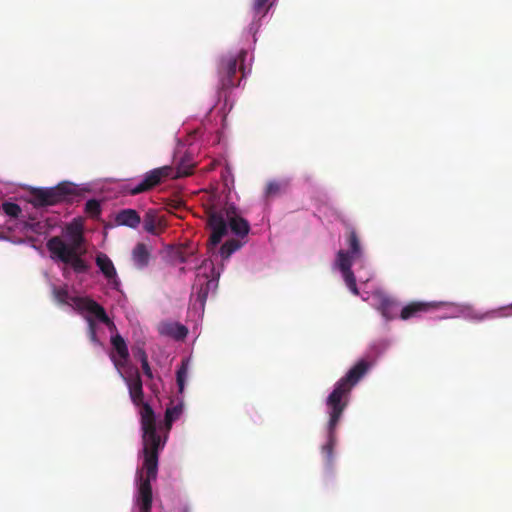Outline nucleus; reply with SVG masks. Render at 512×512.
Segmentation results:
<instances>
[{
  "label": "nucleus",
  "mask_w": 512,
  "mask_h": 512,
  "mask_svg": "<svg viewBox=\"0 0 512 512\" xmlns=\"http://www.w3.org/2000/svg\"><path fill=\"white\" fill-rule=\"evenodd\" d=\"M85 212L92 218H96L101 214L100 202L96 199H90L85 204Z\"/></svg>",
  "instance_id": "obj_25"
},
{
  "label": "nucleus",
  "mask_w": 512,
  "mask_h": 512,
  "mask_svg": "<svg viewBox=\"0 0 512 512\" xmlns=\"http://www.w3.org/2000/svg\"><path fill=\"white\" fill-rule=\"evenodd\" d=\"M150 256V249L144 243H137L132 250V260L139 269H143L149 264Z\"/></svg>",
  "instance_id": "obj_16"
},
{
  "label": "nucleus",
  "mask_w": 512,
  "mask_h": 512,
  "mask_svg": "<svg viewBox=\"0 0 512 512\" xmlns=\"http://www.w3.org/2000/svg\"><path fill=\"white\" fill-rule=\"evenodd\" d=\"M370 366L371 364L366 360L358 361L344 377L337 381L333 391L327 397L326 405L329 414L328 441L322 446V453L325 455L328 463H331L333 459V450L336 445V427L348 405L350 393L353 387L367 373Z\"/></svg>",
  "instance_id": "obj_2"
},
{
  "label": "nucleus",
  "mask_w": 512,
  "mask_h": 512,
  "mask_svg": "<svg viewBox=\"0 0 512 512\" xmlns=\"http://www.w3.org/2000/svg\"><path fill=\"white\" fill-rule=\"evenodd\" d=\"M395 301L387 296H381L380 302H379V310L381 311L382 315L390 319L391 316V310L393 306L395 305Z\"/></svg>",
  "instance_id": "obj_24"
},
{
  "label": "nucleus",
  "mask_w": 512,
  "mask_h": 512,
  "mask_svg": "<svg viewBox=\"0 0 512 512\" xmlns=\"http://www.w3.org/2000/svg\"><path fill=\"white\" fill-rule=\"evenodd\" d=\"M77 196L76 187L69 182H62L50 188H34L30 203L36 207L53 206L62 202H72Z\"/></svg>",
  "instance_id": "obj_7"
},
{
  "label": "nucleus",
  "mask_w": 512,
  "mask_h": 512,
  "mask_svg": "<svg viewBox=\"0 0 512 512\" xmlns=\"http://www.w3.org/2000/svg\"><path fill=\"white\" fill-rule=\"evenodd\" d=\"M183 412V404L179 403L172 407H168L165 411V427L170 430L174 421L179 419Z\"/></svg>",
  "instance_id": "obj_21"
},
{
  "label": "nucleus",
  "mask_w": 512,
  "mask_h": 512,
  "mask_svg": "<svg viewBox=\"0 0 512 512\" xmlns=\"http://www.w3.org/2000/svg\"><path fill=\"white\" fill-rule=\"evenodd\" d=\"M143 360H144L143 363H141V367H142L143 373L149 379H152L153 378V373H152L151 367L149 365V362H148V360H145V359H143Z\"/></svg>",
  "instance_id": "obj_30"
},
{
  "label": "nucleus",
  "mask_w": 512,
  "mask_h": 512,
  "mask_svg": "<svg viewBox=\"0 0 512 512\" xmlns=\"http://www.w3.org/2000/svg\"><path fill=\"white\" fill-rule=\"evenodd\" d=\"M189 359H183L176 372V382L180 393L183 392L188 376Z\"/></svg>",
  "instance_id": "obj_22"
},
{
  "label": "nucleus",
  "mask_w": 512,
  "mask_h": 512,
  "mask_svg": "<svg viewBox=\"0 0 512 512\" xmlns=\"http://www.w3.org/2000/svg\"><path fill=\"white\" fill-rule=\"evenodd\" d=\"M96 265L99 267L103 275L110 281H112L114 287L119 285L117 279V272L113 262L105 253H99L96 256Z\"/></svg>",
  "instance_id": "obj_14"
},
{
  "label": "nucleus",
  "mask_w": 512,
  "mask_h": 512,
  "mask_svg": "<svg viewBox=\"0 0 512 512\" xmlns=\"http://www.w3.org/2000/svg\"><path fill=\"white\" fill-rule=\"evenodd\" d=\"M67 231L71 239L70 244H67L59 236H53L47 241V249L53 260L70 265L76 273H85L89 266L79 255L84 243L82 231L71 226L68 227Z\"/></svg>",
  "instance_id": "obj_4"
},
{
  "label": "nucleus",
  "mask_w": 512,
  "mask_h": 512,
  "mask_svg": "<svg viewBox=\"0 0 512 512\" xmlns=\"http://www.w3.org/2000/svg\"><path fill=\"white\" fill-rule=\"evenodd\" d=\"M268 2H269V0H255L254 1L253 11H254L255 17L256 16L262 17L267 13V11L269 9Z\"/></svg>",
  "instance_id": "obj_27"
},
{
  "label": "nucleus",
  "mask_w": 512,
  "mask_h": 512,
  "mask_svg": "<svg viewBox=\"0 0 512 512\" xmlns=\"http://www.w3.org/2000/svg\"><path fill=\"white\" fill-rule=\"evenodd\" d=\"M241 246L242 243L239 240L229 239L220 247V255L223 259H227Z\"/></svg>",
  "instance_id": "obj_23"
},
{
  "label": "nucleus",
  "mask_w": 512,
  "mask_h": 512,
  "mask_svg": "<svg viewBox=\"0 0 512 512\" xmlns=\"http://www.w3.org/2000/svg\"><path fill=\"white\" fill-rule=\"evenodd\" d=\"M143 228L152 235H159L165 230L166 223L157 210L149 209L144 215Z\"/></svg>",
  "instance_id": "obj_13"
},
{
  "label": "nucleus",
  "mask_w": 512,
  "mask_h": 512,
  "mask_svg": "<svg viewBox=\"0 0 512 512\" xmlns=\"http://www.w3.org/2000/svg\"><path fill=\"white\" fill-rule=\"evenodd\" d=\"M207 225L211 235L207 246L214 249L228 234V229L238 237H245L250 231L247 220L241 217L233 204L226 203L223 207L212 206L207 210Z\"/></svg>",
  "instance_id": "obj_3"
},
{
  "label": "nucleus",
  "mask_w": 512,
  "mask_h": 512,
  "mask_svg": "<svg viewBox=\"0 0 512 512\" xmlns=\"http://www.w3.org/2000/svg\"><path fill=\"white\" fill-rule=\"evenodd\" d=\"M52 294H53L54 300L56 302H58L59 304H65V305L75 307V305L73 304V299L76 298L77 296H71L69 294L66 286H64V287L53 286Z\"/></svg>",
  "instance_id": "obj_18"
},
{
  "label": "nucleus",
  "mask_w": 512,
  "mask_h": 512,
  "mask_svg": "<svg viewBox=\"0 0 512 512\" xmlns=\"http://www.w3.org/2000/svg\"><path fill=\"white\" fill-rule=\"evenodd\" d=\"M509 309H511V310H512V303L509 305Z\"/></svg>",
  "instance_id": "obj_32"
},
{
  "label": "nucleus",
  "mask_w": 512,
  "mask_h": 512,
  "mask_svg": "<svg viewBox=\"0 0 512 512\" xmlns=\"http://www.w3.org/2000/svg\"><path fill=\"white\" fill-rule=\"evenodd\" d=\"M89 324V338L92 342L98 343V338L96 334V324L92 318H87Z\"/></svg>",
  "instance_id": "obj_29"
},
{
  "label": "nucleus",
  "mask_w": 512,
  "mask_h": 512,
  "mask_svg": "<svg viewBox=\"0 0 512 512\" xmlns=\"http://www.w3.org/2000/svg\"><path fill=\"white\" fill-rule=\"evenodd\" d=\"M194 169V163L190 158L184 157L181 158L179 162L176 164L175 169V177H185L192 174Z\"/></svg>",
  "instance_id": "obj_20"
},
{
  "label": "nucleus",
  "mask_w": 512,
  "mask_h": 512,
  "mask_svg": "<svg viewBox=\"0 0 512 512\" xmlns=\"http://www.w3.org/2000/svg\"><path fill=\"white\" fill-rule=\"evenodd\" d=\"M167 177L176 178L172 167L163 166L161 168L153 169L145 175L139 184L130 188L129 192L131 195L147 192L157 186L163 178Z\"/></svg>",
  "instance_id": "obj_8"
},
{
  "label": "nucleus",
  "mask_w": 512,
  "mask_h": 512,
  "mask_svg": "<svg viewBox=\"0 0 512 512\" xmlns=\"http://www.w3.org/2000/svg\"><path fill=\"white\" fill-rule=\"evenodd\" d=\"M217 286L218 280L214 277L210 278L206 274L197 275L191 295V299H195L193 303L194 308L204 310L210 291H214Z\"/></svg>",
  "instance_id": "obj_9"
},
{
  "label": "nucleus",
  "mask_w": 512,
  "mask_h": 512,
  "mask_svg": "<svg viewBox=\"0 0 512 512\" xmlns=\"http://www.w3.org/2000/svg\"><path fill=\"white\" fill-rule=\"evenodd\" d=\"M124 380L127 383L129 395L133 404L141 406V409H143V406L147 403L144 402L143 383L139 372L136 371L133 377H124ZM141 411L142 410H140V412Z\"/></svg>",
  "instance_id": "obj_12"
},
{
  "label": "nucleus",
  "mask_w": 512,
  "mask_h": 512,
  "mask_svg": "<svg viewBox=\"0 0 512 512\" xmlns=\"http://www.w3.org/2000/svg\"><path fill=\"white\" fill-rule=\"evenodd\" d=\"M134 355L141 363H143V359L148 360V356L143 348H137L136 351H134Z\"/></svg>",
  "instance_id": "obj_31"
},
{
  "label": "nucleus",
  "mask_w": 512,
  "mask_h": 512,
  "mask_svg": "<svg viewBox=\"0 0 512 512\" xmlns=\"http://www.w3.org/2000/svg\"><path fill=\"white\" fill-rule=\"evenodd\" d=\"M2 208L6 215L13 218H17L21 213L20 206L13 202H4Z\"/></svg>",
  "instance_id": "obj_26"
},
{
  "label": "nucleus",
  "mask_w": 512,
  "mask_h": 512,
  "mask_svg": "<svg viewBox=\"0 0 512 512\" xmlns=\"http://www.w3.org/2000/svg\"><path fill=\"white\" fill-rule=\"evenodd\" d=\"M347 243L349 250L338 251L336 264L343 275L347 287L354 295L357 296L359 295V290L351 267L354 260H358L363 257V250L360 245L359 237L353 228H351L347 234Z\"/></svg>",
  "instance_id": "obj_5"
},
{
  "label": "nucleus",
  "mask_w": 512,
  "mask_h": 512,
  "mask_svg": "<svg viewBox=\"0 0 512 512\" xmlns=\"http://www.w3.org/2000/svg\"><path fill=\"white\" fill-rule=\"evenodd\" d=\"M141 429L144 453L143 468L146 471V477L141 476L137 503L139 512H151L153 501L151 481L157 477L159 451L163 449L165 439L162 440L157 433L155 413L149 404H145L141 411Z\"/></svg>",
  "instance_id": "obj_1"
},
{
  "label": "nucleus",
  "mask_w": 512,
  "mask_h": 512,
  "mask_svg": "<svg viewBox=\"0 0 512 512\" xmlns=\"http://www.w3.org/2000/svg\"><path fill=\"white\" fill-rule=\"evenodd\" d=\"M116 222L119 225L135 229L141 223V217L134 209H123L116 215Z\"/></svg>",
  "instance_id": "obj_17"
},
{
  "label": "nucleus",
  "mask_w": 512,
  "mask_h": 512,
  "mask_svg": "<svg viewBox=\"0 0 512 512\" xmlns=\"http://www.w3.org/2000/svg\"><path fill=\"white\" fill-rule=\"evenodd\" d=\"M246 50H240L237 55L228 54L222 56L218 63V77H219V94L220 96L226 90L237 87L243 74V65H239L244 62L246 58Z\"/></svg>",
  "instance_id": "obj_6"
},
{
  "label": "nucleus",
  "mask_w": 512,
  "mask_h": 512,
  "mask_svg": "<svg viewBox=\"0 0 512 512\" xmlns=\"http://www.w3.org/2000/svg\"><path fill=\"white\" fill-rule=\"evenodd\" d=\"M162 333H165L176 340H182L187 336L188 329L184 325L178 323L167 324L163 327Z\"/></svg>",
  "instance_id": "obj_19"
},
{
  "label": "nucleus",
  "mask_w": 512,
  "mask_h": 512,
  "mask_svg": "<svg viewBox=\"0 0 512 512\" xmlns=\"http://www.w3.org/2000/svg\"><path fill=\"white\" fill-rule=\"evenodd\" d=\"M435 307L436 305L431 302H411L402 308L400 317L403 320H408L412 317L418 316L422 312H427Z\"/></svg>",
  "instance_id": "obj_15"
},
{
  "label": "nucleus",
  "mask_w": 512,
  "mask_h": 512,
  "mask_svg": "<svg viewBox=\"0 0 512 512\" xmlns=\"http://www.w3.org/2000/svg\"><path fill=\"white\" fill-rule=\"evenodd\" d=\"M73 304L75 305L76 309L91 313L105 325L110 326L113 324L105 309L93 299L87 297H76L73 299Z\"/></svg>",
  "instance_id": "obj_10"
},
{
  "label": "nucleus",
  "mask_w": 512,
  "mask_h": 512,
  "mask_svg": "<svg viewBox=\"0 0 512 512\" xmlns=\"http://www.w3.org/2000/svg\"><path fill=\"white\" fill-rule=\"evenodd\" d=\"M111 344L116 352L111 354V360L117 369H121L126 366L129 359V351L125 340L119 334L111 338Z\"/></svg>",
  "instance_id": "obj_11"
},
{
  "label": "nucleus",
  "mask_w": 512,
  "mask_h": 512,
  "mask_svg": "<svg viewBox=\"0 0 512 512\" xmlns=\"http://www.w3.org/2000/svg\"><path fill=\"white\" fill-rule=\"evenodd\" d=\"M281 191V184L276 181L269 182L266 186V195L268 197H274Z\"/></svg>",
  "instance_id": "obj_28"
}]
</instances>
